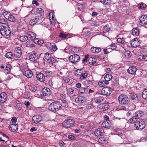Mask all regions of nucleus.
<instances>
[{"mask_svg": "<svg viewBox=\"0 0 147 147\" xmlns=\"http://www.w3.org/2000/svg\"><path fill=\"white\" fill-rule=\"evenodd\" d=\"M61 104L59 102L56 101L51 103L49 106V109L54 112H57L61 109Z\"/></svg>", "mask_w": 147, "mask_h": 147, "instance_id": "1", "label": "nucleus"}, {"mask_svg": "<svg viewBox=\"0 0 147 147\" xmlns=\"http://www.w3.org/2000/svg\"><path fill=\"white\" fill-rule=\"evenodd\" d=\"M119 103L121 105H128L130 102V100L125 95L121 94L118 97Z\"/></svg>", "mask_w": 147, "mask_h": 147, "instance_id": "2", "label": "nucleus"}, {"mask_svg": "<svg viewBox=\"0 0 147 147\" xmlns=\"http://www.w3.org/2000/svg\"><path fill=\"white\" fill-rule=\"evenodd\" d=\"M0 25V32L2 35L4 36H9L11 34L10 29L8 25L1 27Z\"/></svg>", "mask_w": 147, "mask_h": 147, "instance_id": "3", "label": "nucleus"}, {"mask_svg": "<svg viewBox=\"0 0 147 147\" xmlns=\"http://www.w3.org/2000/svg\"><path fill=\"white\" fill-rule=\"evenodd\" d=\"M75 123L74 121L71 119H66L62 123V127L63 128H70Z\"/></svg>", "mask_w": 147, "mask_h": 147, "instance_id": "4", "label": "nucleus"}, {"mask_svg": "<svg viewBox=\"0 0 147 147\" xmlns=\"http://www.w3.org/2000/svg\"><path fill=\"white\" fill-rule=\"evenodd\" d=\"M80 59V58L79 55L76 54L70 55L69 58V61L74 63L78 62Z\"/></svg>", "mask_w": 147, "mask_h": 147, "instance_id": "5", "label": "nucleus"}, {"mask_svg": "<svg viewBox=\"0 0 147 147\" xmlns=\"http://www.w3.org/2000/svg\"><path fill=\"white\" fill-rule=\"evenodd\" d=\"M42 18H41V17L39 16H36L34 17H33V18L31 19L29 22L30 25L32 26L39 22H40L42 21Z\"/></svg>", "mask_w": 147, "mask_h": 147, "instance_id": "6", "label": "nucleus"}, {"mask_svg": "<svg viewBox=\"0 0 147 147\" xmlns=\"http://www.w3.org/2000/svg\"><path fill=\"white\" fill-rule=\"evenodd\" d=\"M111 92L112 89L110 87H104L101 90L102 94L105 96L109 95L111 93Z\"/></svg>", "mask_w": 147, "mask_h": 147, "instance_id": "7", "label": "nucleus"}, {"mask_svg": "<svg viewBox=\"0 0 147 147\" xmlns=\"http://www.w3.org/2000/svg\"><path fill=\"white\" fill-rule=\"evenodd\" d=\"M29 59L31 61L36 63L38 61L39 57L37 53H34L30 55Z\"/></svg>", "mask_w": 147, "mask_h": 147, "instance_id": "8", "label": "nucleus"}, {"mask_svg": "<svg viewBox=\"0 0 147 147\" xmlns=\"http://www.w3.org/2000/svg\"><path fill=\"white\" fill-rule=\"evenodd\" d=\"M36 76L37 79L40 82H43L45 80V76L40 72H36Z\"/></svg>", "mask_w": 147, "mask_h": 147, "instance_id": "9", "label": "nucleus"}, {"mask_svg": "<svg viewBox=\"0 0 147 147\" xmlns=\"http://www.w3.org/2000/svg\"><path fill=\"white\" fill-rule=\"evenodd\" d=\"M137 38L132 39L130 41L131 46L132 47L136 48L138 47L140 45V42Z\"/></svg>", "mask_w": 147, "mask_h": 147, "instance_id": "10", "label": "nucleus"}, {"mask_svg": "<svg viewBox=\"0 0 147 147\" xmlns=\"http://www.w3.org/2000/svg\"><path fill=\"white\" fill-rule=\"evenodd\" d=\"M139 23L141 26H144L147 24V16L142 15L140 18Z\"/></svg>", "mask_w": 147, "mask_h": 147, "instance_id": "11", "label": "nucleus"}, {"mask_svg": "<svg viewBox=\"0 0 147 147\" xmlns=\"http://www.w3.org/2000/svg\"><path fill=\"white\" fill-rule=\"evenodd\" d=\"M22 52L21 48L18 47L14 52L13 55L14 58H20L22 55Z\"/></svg>", "mask_w": 147, "mask_h": 147, "instance_id": "12", "label": "nucleus"}, {"mask_svg": "<svg viewBox=\"0 0 147 147\" xmlns=\"http://www.w3.org/2000/svg\"><path fill=\"white\" fill-rule=\"evenodd\" d=\"M7 96L5 92L1 93L0 94V102L3 103L7 100Z\"/></svg>", "mask_w": 147, "mask_h": 147, "instance_id": "13", "label": "nucleus"}, {"mask_svg": "<svg viewBox=\"0 0 147 147\" xmlns=\"http://www.w3.org/2000/svg\"><path fill=\"white\" fill-rule=\"evenodd\" d=\"M42 92L43 95L45 96H49L51 94L50 89L47 88H43L42 90Z\"/></svg>", "mask_w": 147, "mask_h": 147, "instance_id": "14", "label": "nucleus"}, {"mask_svg": "<svg viewBox=\"0 0 147 147\" xmlns=\"http://www.w3.org/2000/svg\"><path fill=\"white\" fill-rule=\"evenodd\" d=\"M42 120L41 117L40 115H36L32 118V121L34 123H37L39 122Z\"/></svg>", "mask_w": 147, "mask_h": 147, "instance_id": "15", "label": "nucleus"}, {"mask_svg": "<svg viewBox=\"0 0 147 147\" xmlns=\"http://www.w3.org/2000/svg\"><path fill=\"white\" fill-rule=\"evenodd\" d=\"M112 125L110 121H105L101 125V127L102 128H107L110 127Z\"/></svg>", "mask_w": 147, "mask_h": 147, "instance_id": "16", "label": "nucleus"}, {"mask_svg": "<svg viewBox=\"0 0 147 147\" xmlns=\"http://www.w3.org/2000/svg\"><path fill=\"white\" fill-rule=\"evenodd\" d=\"M75 101L76 103L81 104L85 102L86 99L84 97L82 96H80L76 98Z\"/></svg>", "mask_w": 147, "mask_h": 147, "instance_id": "17", "label": "nucleus"}, {"mask_svg": "<svg viewBox=\"0 0 147 147\" xmlns=\"http://www.w3.org/2000/svg\"><path fill=\"white\" fill-rule=\"evenodd\" d=\"M137 71V69L136 67L133 66H131L129 67L127 70V72L130 74L134 75Z\"/></svg>", "mask_w": 147, "mask_h": 147, "instance_id": "18", "label": "nucleus"}, {"mask_svg": "<svg viewBox=\"0 0 147 147\" xmlns=\"http://www.w3.org/2000/svg\"><path fill=\"white\" fill-rule=\"evenodd\" d=\"M26 34L28 38H29L31 40H33L36 37V34L32 32L29 31Z\"/></svg>", "mask_w": 147, "mask_h": 147, "instance_id": "19", "label": "nucleus"}, {"mask_svg": "<svg viewBox=\"0 0 147 147\" xmlns=\"http://www.w3.org/2000/svg\"><path fill=\"white\" fill-rule=\"evenodd\" d=\"M25 76L27 77L30 78L32 76V72L30 70L26 69L24 73Z\"/></svg>", "mask_w": 147, "mask_h": 147, "instance_id": "20", "label": "nucleus"}, {"mask_svg": "<svg viewBox=\"0 0 147 147\" xmlns=\"http://www.w3.org/2000/svg\"><path fill=\"white\" fill-rule=\"evenodd\" d=\"M36 12L37 13L39 14V16L40 17H41V18H43L44 17V12L41 8H39L36 9Z\"/></svg>", "mask_w": 147, "mask_h": 147, "instance_id": "21", "label": "nucleus"}, {"mask_svg": "<svg viewBox=\"0 0 147 147\" xmlns=\"http://www.w3.org/2000/svg\"><path fill=\"white\" fill-rule=\"evenodd\" d=\"M109 84V82H107L106 80L101 79L98 82V85L101 87L105 86V85Z\"/></svg>", "mask_w": 147, "mask_h": 147, "instance_id": "22", "label": "nucleus"}, {"mask_svg": "<svg viewBox=\"0 0 147 147\" xmlns=\"http://www.w3.org/2000/svg\"><path fill=\"white\" fill-rule=\"evenodd\" d=\"M83 72V70L82 69H78L74 72L75 76L77 77L81 76Z\"/></svg>", "mask_w": 147, "mask_h": 147, "instance_id": "23", "label": "nucleus"}, {"mask_svg": "<svg viewBox=\"0 0 147 147\" xmlns=\"http://www.w3.org/2000/svg\"><path fill=\"white\" fill-rule=\"evenodd\" d=\"M104 99L105 98L103 97L99 96L95 98L94 100L95 102L97 103H99L103 101Z\"/></svg>", "mask_w": 147, "mask_h": 147, "instance_id": "24", "label": "nucleus"}, {"mask_svg": "<svg viewBox=\"0 0 147 147\" xmlns=\"http://www.w3.org/2000/svg\"><path fill=\"white\" fill-rule=\"evenodd\" d=\"M91 50L93 53H98L101 51V48L99 47H92Z\"/></svg>", "mask_w": 147, "mask_h": 147, "instance_id": "25", "label": "nucleus"}, {"mask_svg": "<svg viewBox=\"0 0 147 147\" xmlns=\"http://www.w3.org/2000/svg\"><path fill=\"white\" fill-rule=\"evenodd\" d=\"M7 20L4 18H0V25H1V27L6 26L7 24Z\"/></svg>", "mask_w": 147, "mask_h": 147, "instance_id": "26", "label": "nucleus"}, {"mask_svg": "<svg viewBox=\"0 0 147 147\" xmlns=\"http://www.w3.org/2000/svg\"><path fill=\"white\" fill-rule=\"evenodd\" d=\"M100 108L102 109L104 111L107 110L109 108V106L106 103L100 104Z\"/></svg>", "mask_w": 147, "mask_h": 147, "instance_id": "27", "label": "nucleus"}, {"mask_svg": "<svg viewBox=\"0 0 147 147\" xmlns=\"http://www.w3.org/2000/svg\"><path fill=\"white\" fill-rule=\"evenodd\" d=\"M140 32L137 28L133 29L132 30V34L135 36H138L139 35Z\"/></svg>", "mask_w": 147, "mask_h": 147, "instance_id": "28", "label": "nucleus"}, {"mask_svg": "<svg viewBox=\"0 0 147 147\" xmlns=\"http://www.w3.org/2000/svg\"><path fill=\"white\" fill-rule=\"evenodd\" d=\"M33 40L34 43L38 45H42L44 42V41L42 40H40L37 38H35Z\"/></svg>", "mask_w": 147, "mask_h": 147, "instance_id": "29", "label": "nucleus"}, {"mask_svg": "<svg viewBox=\"0 0 147 147\" xmlns=\"http://www.w3.org/2000/svg\"><path fill=\"white\" fill-rule=\"evenodd\" d=\"M144 114V112L142 111H138L135 113V115L136 117H142Z\"/></svg>", "mask_w": 147, "mask_h": 147, "instance_id": "30", "label": "nucleus"}, {"mask_svg": "<svg viewBox=\"0 0 147 147\" xmlns=\"http://www.w3.org/2000/svg\"><path fill=\"white\" fill-rule=\"evenodd\" d=\"M139 125V128L140 129H144L145 127V123L144 121H140L137 125Z\"/></svg>", "mask_w": 147, "mask_h": 147, "instance_id": "31", "label": "nucleus"}, {"mask_svg": "<svg viewBox=\"0 0 147 147\" xmlns=\"http://www.w3.org/2000/svg\"><path fill=\"white\" fill-rule=\"evenodd\" d=\"M12 53L11 52H8L6 53L5 56L8 59H14V56Z\"/></svg>", "mask_w": 147, "mask_h": 147, "instance_id": "32", "label": "nucleus"}, {"mask_svg": "<svg viewBox=\"0 0 147 147\" xmlns=\"http://www.w3.org/2000/svg\"><path fill=\"white\" fill-rule=\"evenodd\" d=\"M112 75L110 74H106L104 77L105 80L107 82H109L112 79Z\"/></svg>", "mask_w": 147, "mask_h": 147, "instance_id": "33", "label": "nucleus"}, {"mask_svg": "<svg viewBox=\"0 0 147 147\" xmlns=\"http://www.w3.org/2000/svg\"><path fill=\"white\" fill-rule=\"evenodd\" d=\"M100 2L105 5H109L111 3V0H100Z\"/></svg>", "mask_w": 147, "mask_h": 147, "instance_id": "34", "label": "nucleus"}, {"mask_svg": "<svg viewBox=\"0 0 147 147\" xmlns=\"http://www.w3.org/2000/svg\"><path fill=\"white\" fill-rule=\"evenodd\" d=\"M96 59L94 57H90L88 60L89 63L91 65L95 63L96 62Z\"/></svg>", "mask_w": 147, "mask_h": 147, "instance_id": "35", "label": "nucleus"}, {"mask_svg": "<svg viewBox=\"0 0 147 147\" xmlns=\"http://www.w3.org/2000/svg\"><path fill=\"white\" fill-rule=\"evenodd\" d=\"M79 91L82 94L86 93L88 92V89L87 88L81 87L79 89Z\"/></svg>", "mask_w": 147, "mask_h": 147, "instance_id": "36", "label": "nucleus"}, {"mask_svg": "<svg viewBox=\"0 0 147 147\" xmlns=\"http://www.w3.org/2000/svg\"><path fill=\"white\" fill-rule=\"evenodd\" d=\"M11 68V66L10 64H7L6 65L5 72L6 73H9Z\"/></svg>", "mask_w": 147, "mask_h": 147, "instance_id": "37", "label": "nucleus"}, {"mask_svg": "<svg viewBox=\"0 0 147 147\" xmlns=\"http://www.w3.org/2000/svg\"><path fill=\"white\" fill-rule=\"evenodd\" d=\"M142 96L145 100H147V89H146L143 91Z\"/></svg>", "mask_w": 147, "mask_h": 147, "instance_id": "38", "label": "nucleus"}, {"mask_svg": "<svg viewBox=\"0 0 147 147\" xmlns=\"http://www.w3.org/2000/svg\"><path fill=\"white\" fill-rule=\"evenodd\" d=\"M102 133L101 132V129H96L94 131V134L97 136H100L101 135Z\"/></svg>", "mask_w": 147, "mask_h": 147, "instance_id": "39", "label": "nucleus"}, {"mask_svg": "<svg viewBox=\"0 0 147 147\" xmlns=\"http://www.w3.org/2000/svg\"><path fill=\"white\" fill-rule=\"evenodd\" d=\"M98 141L99 143L103 144H106L107 143V142L105 139L102 137L99 138L98 140Z\"/></svg>", "mask_w": 147, "mask_h": 147, "instance_id": "40", "label": "nucleus"}, {"mask_svg": "<svg viewBox=\"0 0 147 147\" xmlns=\"http://www.w3.org/2000/svg\"><path fill=\"white\" fill-rule=\"evenodd\" d=\"M28 39V37L26 34V36L23 35L21 36L20 38V40L21 41L24 42Z\"/></svg>", "mask_w": 147, "mask_h": 147, "instance_id": "41", "label": "nucleus"}, {"mask_svg": "<svg viewBox=\"0 0 147 147\" xmlns=\"http://www.w3.org/2000/svg\"><path fill=\"white\" fill-rule=\"evenodd\" d=\"M146 6L147 5L146 4L141 3L139 4L138 8L140 9L145 10Z\"/></svg>", "mask_w": 147, "mask_h": 147, "instance_id": "42", "label": "nucleus"}, {"mask_svg": "<svg viewBox=\"0 0 147 147\" xmlns=\"http://www.w3.org/2000/svg\"><path fill=\"white\" fill-rule=\"evenodd\" d=\"M47 61L49 63L50 65H53V63H55L56 60L55 58L51 57Z\"/></svg>", "mask_w": 147, "mask_h": 147, "instance_id": "43", "label": "nucleus"}, {"mask_svg": "<svg viewBox=\"0 0 147 147\" xmlns=\"http://www.w3.org/2000/svg\"><path fill=\"white\" fill-rule=\"evenodd\" d=\"M29 89L32 92H34L36 91L37 88L35 85H33L29 86Z\"/></svg>", "mask_w": 147, "mask_h": 147, "instance_id": "44", "label": "nucleus"}, {"mask_svg": "<svg viewBox=\"0 0 147 147\" xmlns=\"http://www.w3.org/2000/svg\"><path fill=\"white\" fill-rule=\"evenodd\" d=\"M88 75V74L86 71H84L82 76L80 77V78L81 80H83L86 78Z\"/></svg>", "mask_w": 147, "mask_h": 147, "instance_id": "45", "label": "nucleus"}, {"mask_svg": "<svg viewBox=\"0 0 147 147\" xmlns=\"http://www.w3.org/2000/svg\"><path fill=\"white\" fill-rule=\"evenodd\" d=\"M124 55L125 57L127 58H129L131 57V52L129 51H127L124 53Z\"/></svg>", "mask_w": 147, "mask_h": 147, "instance_id": "46", "label": "nucleus"}, {"mask_svg": "<svg viewBox=\"0 0 147 147\" xmlns=\"http://www.w3.org/2000/svg\"><path fill=\"white\" fill-rule=\"evenodd\" d=\"M84 84L87 87H88L92 85V82L90 80H86L84 82Z\"/></svg>", "mask_w": 147, "mask_h": 147, "instance_id": "47", "label": "nucleus"}, {"mask_svg": "<svg viewBox=\"0 0 147 147\" xmlns=\"http://www.w3.org/2000/svg\"><path fill=\"white\" fill-rule=\"evenodd\" d=\"M9 129L11 128V129H18V124H12L11 125H10L9 126Z\"/></svg>", "mask_w": 147, "mask_h": 147, "instance_id": "48", "label": "nucleus"}, {"mask_svg": "<svg viewBox=\"0 0 147 147\" xmlns=\"http://www.w3.org/2000/svg\"><path fill=\"white\" fill-rule=\"evenodd\" d=\"M109 29L110 28L109 26L107 25H105L103 27V31L104 33H106L108 32Z\"/></svg>", "mask_w": 147, "mask_h": 147, "instance_id": "49", "label": "nucleus"}, {"mask_svg": "<svg viewBox=\"0 0 147 147\" xmlns=\"http://www.w3.org/2000/svg\"><path fill=\"white\" fill-rule=\"evenodd\" d=\"M44 57L47 61L51 57V55L50 53L47 52L45 53Z\"/></svg>", "mask_w": 147, "mask_h": 147, "instance_id": "50", "label": "nucleus"}, {"mask_svg": "<svg viewBox=\"0 0 147 147\" xmlns=\"http://www.w3.org/2000/svg\"><path fill=\"white\" fill-rule=\"evenodd\" d=\"M59 36L60 38H62L63 39H65L67 37L68 35L67 34H65L62 32H61L59 35Z\"/></svg>", "mask_w": 147, "mask_h": 147, "instance_id": "51", "label": "nucleus"}, {"mask_svg": "<svg viewBox=\"0 0 147 147\" xmlns=\"http://www.w3.org/2000/svg\"><path fill=\"white\" fill-rule=\"evenodd\" d=\"M8 17L9 20L11 22H14L15 20V18L12 15L9 14Z\"/></svg>", "mask_w": 147, "mask_h": 147, "instance_id": "52", "label": "nucleus"}, {"mask_svg": "<svg viewBox=\"0 0 147 147\" xmlns=\"http://www.w3.org/2000/svg\"><path fill=\"white\" fill-rule=\"evenodd\" d=\"M67 91L70 94H72L74 92V89L71 88H69L67 89Z\"/></svg>", "mask_w": 147, "mask_h": 147, "instance_id": "53", "label": "nucleus"}, {"mask_svg": "<svg viewBox=\"0 0 147 147\" xmlns=\"http://www.w3.org/2000/svg\"><path fill=\"white\" fill-rule=\"evenodd\" d=\"M129 121L130 123H134L137 121V118L134 117H133L130 119Z\"/></svg>", "mask_w": 147, "mask_h": 147, "instance_id": "54", "label": "nucleus"}, {"mask_svg": "<svg viewBox=\"0 0 147 147\" xmlns=\"http://www.w3.org/2000/svg\"><path fill=\"white\" fill-rule=\"evenodd\" d=\"M107 47H111V50H115L116 49L117 47L116 45L115 44H113Z\"/></svg>", "mask_w": 147, "mask_h": 147, "instance_id": "55", "label": "nucleus"}, {"mask_svg": "<svg viewBox=\"0 0 147 147\" xmlns=\"http://www.w3.org/2000/svg\"><path fill=\"white\" fill-rule=\"evenodd\" d=\"M144 57L143 55H141L139 56L138 58V61H144Z\"/></svg>", "mask_w": 147, "mask_h": 147, "instance_id": "56", "label": "nucleus"}, {"mask_svg": "<svg viewBox=\"0 0 147 147\" xmlns=\"http://www.w3.org/2000/svg\"><path fill=\"white\" fill-rule=\"evenodd\" d=\"M59 145L61 147H66V144L63 141H61L59 143Z\"/></svg>", "mask_w": 147, "mask_h": 147, "instance_id": "57", "label": "nucleus"}, {"mask_svg": "<svg viewBox=\"0 0 147 147\" xmlns=\"http://www.w3.org/2000/svg\"><path fill=\"white\" fill-rule=\"evenodd\" d=\"M63 80H64L65 82L66 83H67L69 82L70 79L69 78V77H67L63 76Z\"/></svg>", "mask_w": 147, "mask_h": 147, "instance_id": "58", "label": "nucleus"}, {"mask_svg": "<svg viewBox=\"0 0 147 147\" xmlns=\"http://www.w3.org/2000/svg\"><path fill=\"white\" fill-rule=\"evenodd\" d=\"M108 48L104 49V54H106L108 53L109 52H110L111 50H110V48L109 47H107Z\"/></svg>", "mask_w": 147, "mask_h": 147, "instance_id": "59", "label": "nucleus"}, {"mask_svg": "<svg viewBox=\"0 0 147 147\" xmlns=\"http://www.w3.org/2000/svg\"><path fill=\"white\" fill-rule=\"evenodd\" d=\"M117 41L118 43H123L124 42V41L123 38H119L117 39Z\"/></svg>", "mask_w": 147, "mask_h": 147, "instance_id": "60", "label": "nucleus"}, {"mask_svg": "<svg viewBox=\"0 0 147 147\" xmlns=\"http://www.w3.org/2000/svg\"><path fill=\"white\" fill-rule=\"evenodd\" d=\"M138 97L136 95H131L130 96V99L131 100H133L137 98Z\"/></svg>", "mask_w": 147, "mask_h": 147, "instance_id": "61", "label": "nucleus"}, {"mask_svg": "<svg viewBox=\"0 0 147 147\" xmlns=\"http://www.w3.org/2000/svg\"><path fill=\"white\" fill-rule=\"evenodd\" d=\"M17 121V119L16 117H12L11 122L12 123H16Z\"/></svg>", "mask_w": 147, "mask_h": 147, "instance_id": "62", "label": "nucleus"}, {"mask_svg": "<svg viewBox=\"0 0 147 147\" xmlns=\"http://www.w3.org/2000/svg\"><path fill=\"white\" fill-rule=\"evenodd\" d=\"M61 99V100H64L66 98L65 94L64 93H62L60 95Z\"/></svg>", "mask_w": 147, "mask_h": 147, "instance_id": "63", "label": "nucleus"}, {"mask_svg": "<svg viewBox=\"0 0 147 147\" xmlns=\"http://www.w3.org/2000/svg\"><path fill=\"white\" fill-rule=\"evenodd\" d=\"M103 118H104V119L105 120H106V121H110L109 120V117L107 115H105L103 117Z\"/></svg>", "mask_w": 147, "mask_h": 147, "instance_id": "64", "label": "nucleus"}]
</instances>
